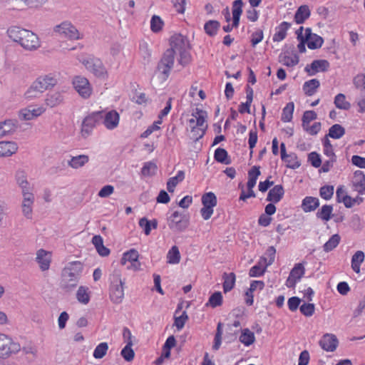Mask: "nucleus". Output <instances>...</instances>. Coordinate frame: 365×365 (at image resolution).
<instances>
[{
	"mask_svg": "<svg viewBox=\"0 0 365 365\" xmlns=\"http://www.w3.org/2000/svg\"><path fill=\"white\" fill-rule=\"evenodd\" d=\"M139 257V254L137 250L135 249H131L129 251L125 252L120 259V264L122 265H125L127 262H130L131 266L134 267L135 269H138L137 264L140 265V263L138 261Z\"/></svg>",
	"mask_w": 365,
	"mask_h": 365,
	"instance_id": "24",
	"label": "nucleus"
},
{
	"mask_svg": "<svg viewBox=\"0 0 365 365\" xmlns=\"http://www.w3.org/2000/svg\"><path fill=\"white\" fill-rule=\"evenodd\" d=\"M280 153L282 160L287 163L286 166L291 169H297L301 165V163L298 160L296 153H291L287 154L286 152V146L284 143L280 144Z\"/></svg>",
	"mask_w": 365,
	"mask_h": 365,
	"instance_id": "14",
	"label": "nucleus"
},
{
	"mask_svg": "<svg viewBox=\"0 0 365 365\" xmlns=\"http://www.w3.org/2000/svg\"><path fill=\"white\" fill-rule=\"evenodd\" d=\"M102 114L103 110L94 111L83 119L81 126V134L83 138L88 136L96 125L103 123Z\"/></svg>",
	"mask_w": 365,
	"mask_h": 365,
	"instance_id": "6",
	"label": "nucleus"
},
{
	"mask_svg": "<svg viewBox=\"0 0 365 365\" xmlns=\"http://www.w3.org/2000/svg\"><path fill=\"white\" fill-rule=\"evenodd\" d=\"M21 346L8 335L0 333V359H6L11 355L17 354Z\"/></svg>",
	"mask_w": 365,
	"mask_h": 365,
	"instance_id": "5",
	"label": "nucleus"
},
{
	"mask_svg": "<svg viewBox=\"0 0 365 365\" xmlns=\"http://www.w3.org/2000/svg\"><path fill=\"white\" fill-rule=\"evenodd\" d=\"M168 262L170 264H178L180 260V254L177 246H173L167 255Z\"/></svg>",
	"mask_w": 365,
	"mask_h": 365,
	"instance_id": "48",
	"label": "nucleus"
},
{
	"mask_svg": "<svg viewBox=\"0 0 365 365\" xmlns=\"http://www.w3.org/2000/svg\"><path fill=\"white\" fill-rule=\"evenodd\" d=\"M299 309L305 317H311L314 313L315 306L312 303H304L299 307Z\"/></svg>",
	"mask_w": 365,
	"mask_h": 365,
	"instance_id": "60",
	"label": "nucleus"
},
{
	"mask_svg": "<svg viewBox=\"0 0 365 365\" xmlns=\"http://www.w3.org/2000/svg\"><path fill=\"white\" fill-rule=\"evenodd\" d=\"M54 31L71 40L81 38L78 29L69 21H63L54 27Z\"/></svg>",
	"mask_w": 365,
	"mask_h": 365,
	"instance_id": "9",
	"label": "nucleus"
},
{
	"mask_svg": "<svg viewBox=\"0 0 365 365\" xmlns=\"http://www.w3.org/2000/svg\"><path fill=\"white\" fill-rule=\"evenodd\" d=\"M294 104L293 102L288 103L282 110L281 120L284 123L290 122L292 119Z\"/></svg>",
	"mask_w": 365,
	"mask_h": 365,
	"instance_id": "45",
	"label": "nucleus"
},
{
	"mask_svg": "<svg viewBox=\"0 0 365 365\" xmlns=\"http://www.w3.org/2000/svg\"><path fill=\"white\" fill-rule=\"evenodd\" d=\"M267 261V257L262 256L259 258L257 264L251 267L249 271V275L251 277H257L262 276L266 272L267 267L264 262Z\"/></svg>",
	"mask_w": 365,
	"mask_h": 365,
	"instance_id": "28",
	"label": "nucleus"
},
{
	"mask_svg": "<svg viewBox=\"0 0 365 365\" xmlns=\"http://www.w3.org/2000/svg\"><path fill=\"white\" fill-rule=\"evenodd\" d=\"M192 115L196 118L195 126H197V128L202 126L204 123L205 122V118L207 116L206 111L199 108H196L195 113H193Z\"/></svg>",
	"mask_w": 365,
	"mask_h": 365,
	"instance_id": "59",
	"label": "nucleus"
},
{
	"mask_svg": "<svg viewBox=\"0 0 365 365\" xmlns=\"http://www.w3.org/2000/svg\"><path fill=\"white\" fill-rule=\"evenodd\" d=\"M36 261L41 271H46L49 269L51 265V253L43 249H40L36 252Z\"/></svg>",
	"mask_w": 365,
	"mask_h": 365,
	"instance_id": "17",
	"label": "nucleus"
},
{
	"mask_svg": "<svg viewBox=\"0 0 365 365\" xmlns=\"http://www.w3.org/2000/svg\"><path fill=\"white\" fill-rule=\"evenodd\" d=\"M170 48L168 49H173L174 55H175L177 52L179 53L181 51L191 49L188 38L181 34H175L170 37Z\"/></svg>",
	"mask_w": 365,
	"mask_h": 365,
	"instance_id": "10",
	"label": "nucleus"
},
{
	"mask_svg": "<svg viewBox=\"0 0 365 365\" xmlns=\"http://www.w3.org/2000/svg\"><path fill=\"white\" fill-rule=\"evenodd\" d=\"M43 91H40L38 86L33 82L28 90L25 92L24 96L26 99H33L38 97Z\"/></svg>",
	"mask_w": 365,
	"mask_h": 365,
	"instance_id": "56",
	"label": "nucleus"
},
{
	"mask_svg": "<svg viewBox=\"0 0 365 365\" xmlns=\"http://www.w3.org/2000/svg\"><path fill=\"white\" fill-rule=\"evenodd\" d=\"M190 49H186L179 52L178 63L183 67L190 63L192 61V56L190 53Z\"/></svg>",
	"mask_w": 365,
	"mask_h": 365,
	"instance_id": "54",
	"label": "nucleus"
},
{
	"mask_svg": "<svg viewBox=\"0 0 365 365\" xmlns=\"http://www.w3.org/2000/svg\"><path fill=\"white\" fill-rule=\"evenodd\" d=\"M311 11L309 6L304 4L299 6L295 12L294 20L297 24L304 23L309 18Z\"/></svg>",
	"mask_w": 365,
	"mask_h": 365,
	"instance_id": "25",
	"label": "nucleus"
},
{
	"mask_svg": "<svg viewBox=\"0 0 365 365\" xmlns=\"http://www.w3.org/2000/svg\"><path fill=\"white\" fill-rule=\"evenodd\" d=\"M22 212L27 219L32 217V206L34 202V195L32 192L23 193Z\"/></svg>",
	"mask_w": 365,
	"mask_h": 365,
	"instance_id": "19",
	"label": "nucleus"
},
{
	"mask_svg": "<svg viewBox=\"0 0 365 365\" xmlns=\"http://www.w3.org/2000/svg\"><path fill=\"white\" fill-rule=\"evenodd\" d=\"M222 302L223 299L222 293L220 292H215L210 297L209 300L205 305L206 307L216 308L221 306Z\"/></svg>",
	"mask_w": 365,
	"mask_h": 365,
	"instance_id": "44",
	"label": "nucleus"
},
{
	"mask_svg": "<svg viewBox=\"0 0 365 365\" xmlns=\"http://www.w3.org/2000/svg\"><path fill=\"white\" fill-rule=\"evenodd\" d=\"M308 161L316 168H319L322 165L320 155L317 152H312L308 155Z\"/></svg>",
	"mask_w": 365,
	"mask_h": 365,
	"instance_id": "63",
	"label": "nucleus"
},
{
	"mask_svg": "<svg viewBox=\"0 0 365 365\" xmlns=\"http://www.w3.org/2000/svg\"><path fill=\"white\" fill-rule=\"evenodd\" d=\"M353 83L356 88L365 91V73L357 74L353 79Z\"/></svg>",
	"mask_w": 365,
	"mask_h": 365,
	"instance_id": "64",
	"label": "nucleus"
},
{
	"mask_svg": "<svg viewBox=\"0 0 365 365\" xmlns=\"http://www.w3.org/2000/svg\"><path fill=\"white\" fill-rule=\"evenodd\" d=\"M187 319L188 316L187 312L184 311L180 316L175 317L174 325L176 327L178 330H180L184 327Z\"/></svg>",
	"mask_w": 365,
	"mask_h": 365,
	"instance_id": "61",
	"label": "nucleus"
},
{
	"mask_svg": "<svg viewBox=\"0 0 365 365\" xmlns=\"http://www.w3.org/2000/svg\"><path fill=\"white\" fill-rule=\"evenodd\" d=\"M63 101V96L60 92H54L53 93H48L45 99L46 106L53 108L60 105Z\"/></svg>",
	"mask_w": 365,
	"mask_h": 365,
	"instance_id": "31",
	"label": "nucleus"
},
{
	"mask_svg": "<svg viewBox=\"0 0 365 365\" xmlns=\"http://www.w3.org/2000/svg\"><path fill=\"white\" fill-rule=\"evenodd\" d=\"M222 279L224 280L222 283L223 291L225 293H227L234 288L235 285L236 275L234 272H225L222 275Z\"/></svg>",
	"mask_w": 365,
	"mask_h": 365,
	"instance_id": "30",
	"label": "nucleus"
},
{
	"mask_svg": "<svg viewBox=\"0 0 365 365\" xmlns=\"http://www.w3.org/2000/svg\"><path fill=\"white\" fill-rule=\"evenodd\" d=\"M108 346L106 342L99 344L93 351V357L95 359H102L107 353Z\"/></svg>",
	"mask_w": 365,
	"mask_h": 365,
	"instance_id": "57",
	"label": "nucleus"
},
{
	"mask_svg": "<svg viewBox=\"0 0 365 365\" xmlns=\"http://www.w3.org/2000/svg\"><path fill=\"white\" fill-rule=\"evenodd\" d=\"M175 62V55L173 49H167L163 54L160 60L158 63L157 70L163 76L164 79H167L173 68Z\"/></svg>",
	"mask_w": 365,
	"mask_h": 365,
	"instance_id": "7",
	"label": "nucleus"
},
{
	"mask_svg": "<svg viewBox=\"0 0 365 365\" xmlns=\"http://www.w3.org/2000/svg\"><path fill=\"white\" fill-rule=\"evenodd\" d=\"M259 169V166L254 165L248 171V181L247 183V187H254L255 186L257 180L261 174Z\"/></svg>",
	"mask_w": 365,
	"mask_h": 365,
	"instance_id": "39",
	"label": "nucleus"
},
{
	"mask_svg": "<svg viewBox=\"0 0 365 365\" xmlns=\"http://www.w3.org/2000/svg\"><path fill=\"white\" fill-rule=\"evenodd\" d=\"M341 237L339 235H333L329 240L324 245L323 249L326 252H329L336 248L340 242Z\"/></svg>",
	"mask_w": 365,
	"mask_h": 365,
	"instance_id": "47",
	"label": "nucleus"
},
{
	"mask_svg": "<svg viewBox=\"0 0 365 365\" xmlns=\"http://www.w3.org/2000/svg\"><path fill=\"white\" fill-rule=\"evenodd\" d=\"M338 339L334 334H326L319 341V345L327 351H334L338 346Z\"/></svg>",
	"mask_w": 365,
	"mask_h": 365,
	"instance_id": "18",
	"label": "nucleus"
},
{
	"mask_svg": "<svg viewBox=\"0 0 365 365\" xmlns=\"http://www.w3.org/2000/svg\"><path fill=\"white\" fill-rule=\"evenodd\" d=\"M82 63L96 77L105 78L107 76L106 68L100 58L88 56L82 60Z\"/></svg>",
	"mask_w": 365,
	"mask_h": 365,
	"instance_id": "8",
	"label": "nucleus"
},
{
	"mask_svg": "<svg viewBox=\"0 0 365 365\" xmlns=\"http://www.w3.org/2000/svg\"><path fill=\"white\" fill-rule=\"evenodd\" d=\"M83 268V264L79 261L69 262L61 272V289L66 292L73 291L78 284Z\"/></svg>",
	"mask_w": 365,
	"mask_h": 365,
	"instance_id": "2",
	"label": "nucleus"
},
{
	"mask_svg": "<svg viewBox=\"0 0 365 365\" xmlns=\"http://www.w3.org/2000/svg\"><path fill=\"white\" fill-rule=\"evenodd\" d=\"M279 58L280 62L288 67H293L298 64L299 61V56L297 53H294L292 57L287 55H280Z\"/></svg>",
	"mask_w": 365,
	"mask_h": 365,
	"instance_id": "50",
	"label": "nucleus"
},
{
	"mask_svg": "<svg viewBox=\"0 0 365 365\" xmlns=\"http://www.w3.org/2000/svg\"><path fill=\"white\" fill-rule=\"evenodd\" d=\"M109 296L114 304H120L124 298L125 280L121 278L120 271L115 269L110 276Z\"/></svg>",
	"mask_w": 365,
	"mask_h": 365,
	"instance_id": "3",
	"label": "nucleus"
},
{
	"mask_svg": "<svg viewBox=\"0 0 365 365\" xmlns=\"http://www.w3.org/2000/svg\"><path fill=\"white\" fill-rule=\"evenodd\" d=\"M164 23L161 18L157 15H153L150 20V29L154 33H158L162 30Z\"/></svg>",
	"mask_w": 365,
	"mask_h": 365,
	"instance_id": "53",
	"label": "nucleus"
},
{
	"mask_svg": "<svg viewBox=\"0 0 365 365\" xmlns=\"http://www.w3.org/2000/svg\"><path fill=\"white\" fill-rule=\"evenodd\" d=\"M18 145L14 141H0V157H9L18 150Z\"/></svg>",
	"mask_w": 365,
	"mask_h": 365,
	"instance_id": "22",
	"label": "nucleus"
},
{
	"mask_svg": "<svg viewBox=\"0 0 365 365\" xmlns=\"http://www.w3.org/2000/svg\"><path fill=\"white\" fill-rule=\"evenodd\" d=\"M2 124L8 135L14 133L18 128V121L16 120H5L2 122Z\"/></svg>",
	"mask_w": 365,
	"mask_h": 365,
	"instance_id": "58",
	"label": "nucleus"
},
{
	"mask_svg": "<svg viewBox=\"0 0 365 365\" xmlns=\"http://www.w3.org/2000/svg\"><path fill=\"white\" fill-rule=\"evenodd\" d=\"M202 203L203 206L207 205L209 207H215L217 203V197L215 193L209 192L205 193L202 196Z\"/></svg>",
	"mask_w": 365,
	"mask_h": 365,
	"instance_id": "51",
	"label": "nucleus"
},
{
	"mask_svg": "<svg viewBox=\"0 0 365 365\" xmlns=\"http://www.w3.org/2000/svg\"><path fill=\"white\" fill-rule=\"evenodd\" d=\"M344 134L345 128L340 124H334L329 128V133L327 135L333 139H339Z\"/></svg>",
	"mask_w": 365,
	"mask_h": 365,
	"instance_id": "41",
	"label": "nucleus"
},
{
	"mask_svg": "<svg viewBox=\"0 0 365 365\" xmlns=\"http://www.w3.org/2000/svg\"><path fill=\"white\" fill-rule=\"evenodd\" d=\"M9 37L19 43L27 51H35L41 46L38 36L30 30L19 26H10L7 30Z\"/></svg>",
	"mask_w": 365,
	"mask_h": 365,
	"instance_id": "1",
	"label": "nucleus"
},
{
	"mask_svg": "<svg viewBox=\"0 0 365 365\" xmlns=\"http://www.w3.org/2000/svg\"><path fill=\"white\" fill-rule=\"evenodd\" d=\"M34 83L43 93L53 88L58 83L56 76L53 73L42 75L38 77Z\"/></svg>",
	"mask_w": 365,
	"mask_h": 365,
	"instance_id": "13",
	"label": "nucleus"
},
{
	"mask_svg": "<svg viewBox=\"0 0 365 365\" xmlns=\"http://www.w3.org/2000/svg\"><path fill=\"white\" fill-rule=\"evenodd\" d=\"M319 86V81L317 78H313L304 83L303 91L307 96H311L315 93Z\"/></svg>",
	"mask_w": 365,
	"mask_h": 365,
	"instance_id": "33",
	"label": "nucleus"
},
{
	"mask_svg": "<svg viewBox=\"0 0 365 365\" xmlns=\"http://www.w3.org/2000/svg\"><path fill=\"white\" fill-rule=\"evenodd\" d=\"M291 23L282 21L278 26L276 27V32L273 36L272 40L274 42H279L284 40L287 36V30L291 27Z\"/></svg>",
	"mask_w": 365,
	"mask_h": 365,
	"instance_id": "27",
	"label": "nucleus"
},
{
	"mask_svg": "<svg viewBox=\"0 0 365 365\" xmlns=\"http://www.w3.org/2000/svg\"><path fill=\"white\" fill-rule=\"evenodd\" d=\"M76 91L83 98H88L92 93V88L88 80L83 76H76L73 80Z\"/></svg>",
	"mask_w": 365,
	"mask_h": 365,
	"instance_id": "11",
	"label": "nucleus"
},
{
	"mask_svg": "<svg viewBox=\"0 0 365 365\" xmlns=\"http://www.w3.org/2000/svg\"><path fill=\"white\" fill-rule=\"evenodd\" d=\"M305 262L295 264L291 269L289 275L286 281V286L288 288H294L296 284L299 281L305 273L304 264Z\"/></svg>",
	"mask_w": 365,
	"mask_h": 365,
	"instance_id": "12",
	"label": "nucleus"
},
{
	"mask_svg": "<svg viewBox=\"0 0 365 365\" xmlns=\"http://www.w3.org/2000/svg\"><path fill=\"white\" fill-rule=\"evenodd\" d=\"M255 334L249 329H245L242 331V334L240 336V341L241 343L248 346L252 344L255 342Z\"/></svg>",
	"mask_w": 365,
	"mask_h": 365,
	"instance_id": "42",
	"label": "nucleus"
},
{
	"mask_svg": "<svg viewBox=\"0 0 365 365\" xmlns=\"http://www.w3.org/2000/svg\"><path fill=\"white\" fill-rule=\"evenodd\" d=\"M264 37L263 31L262 29H257L253 32L251 35V45L252 47H255L259 43H260Z\"/></svg>",
	"mask_w": 365,
	"mask_h": 365,
	"instance_id": "62",
	"label": "nucleus"
},
{
	"mask_svg": "<svg viewBox=\"0 0 365 365\" xmlns=\"http://www.w3.org/2000/svg\"><path fill=\"white\" fill-rule=\"evenodd\" d=\"M284 192L282 185H276L269 190L266 200L277 203L283 198Z\"/></svg>",
	"mask_w": 365,
	"mask_h": 365,
	"instance_id": "21",
	"label": "nucleus"
},
{
	"mask_svg": "<svg viewBox=\"0 0 365 365\" xmlns=\"http://www.w3.org/2000/svg\"><path fill=\"white\" fill-rule=\"evenodd\" d=\"M365 255L364 252L357 251L351 257V268L356 273L360 272V265L364 262Z\"/></svg>",
	"mask_w": 365,
	"mask_h": 365,
	"instance_id": "36",
	"label": "nucleus"
},
{
	"mask_svg": "<svg viewBox=\"0 0 365 365\" xmlns=\"http://www.w3.org/2000/svg\"><path fill=\"white\" fill-rule=\"evenodd\" d=\"M352 185L359 195L365 194V175L363 171L356 170L354 173Z\"/></svg>",
	"mask_w": 365,
	"mask_h": 365,
	"instance_id": "20",
	"label": "nucleus"
},
{
	"mask_svg": "<svg viewBox=\"0 0 365 365\" xmlns=\"http://www.w3.org/2000/svg\"><path fill=\"white\" fill-rule=\"evenodd\" d=\"M157 170L158 167L155 163L152 161L146 162L141 169V174L143 176H153L156 174Z\"/></svg>",
	"mask_w": 365,
	"mask_h": 365,
	"instance_id": "46",
	"label": "nucleus"
},
{
	"mask_svg": "<svg viewBox=\"0 0 365 365\" xmlns=\"http://www.w3.org/2000/svg\"><path fill=\"white\" fill-rule=\"evenodd\" d=\"M167 224L172 232H183L190 225V215L189 214L175 211L167 217Z\"/></svg>",
	"mask_w": 365,
	"mask_h": 365,
	"instance_id": "4",
	"label": "nucleus"
},
{
	"mask_svg": "<svg viewBox=\"0 0 365 365\" xmlns=\"http://www.w3.org/2000/svg\"><path fill=\"white\" fill-rule=\"evenodd\" d=\"M334 187L333 185H326L320 187L319 195L322 198L329 200L334 195Z\"/></svg>",
	"mask_w": 365,
	"mask_h": 365,
	"instance_id": "55",
	"label": "nucleus"
},
{
	"mask_svg": "<svg viewBox=\"0 0 365 365\" xmlns=\"http://www.w3.org/2000/svg\"><path fill=\"white\" fill-rule=\"evenodd\" d=\"M15 179L16 183L21 188L22 194L25 192H30L32 190V187L30 183L27 180V175L24 170H19L16 172Z\"/></svg>",
	"mask_w": 365,
	"mask_h": 365,
	"instance_id": "23",
	"label": "nucleus"
},
{
	"mask_svg": "<svg viewBox=\"0 0 365 365\" xmlns=\"http://www.w3.org/2000/svg\"><path fill=\"white\" fill-rule=\"evenodd\" d=\"M89 161V157L87 155H79L73 156L68 161V164L74 169H78L85 165Z\"/></svg>",
	"mask_w": 365,
	"mask_h": 365,
	"instance_id": "32",
	"label": "nucleus"
},
{
	"mask_svg": "<svg viewBox=\"0 0 365 365\" xmlns=\"http://www.w3.org/2000/svg\"><path fill=\"white\" fill-rule=\"evenodd\" d=\"M214 158L217 162L222 164L229 165L231 163V160L228 155V153L224 148H217L215 151Z\"/></svg>",
	"mask_w": 365,
	"mask_h": 365,
	"instance_id": "35",
	"label": "nucleus"
},
{
	"mask_svg": "<svg viewBox=\"0 0 365 365\" xmlns=\"http://www.w3.org/2000/svg\"><path fill=\"white\" fill-rule=\"evenodd\" d=\"M103 124L108 130L115 128L119 123L120 115L115 110H111L108 112L103 110Z\"/></svg>",
	"mask_w": 365,
	"mask_h": 365,
	"instance_id": "15",
	"label": "nucleus"
},
{
	"mask_svg": "<svg viewBox=\"0 0 365 365\" xmlns=\"http://www.w3.org/2000/svg\"><path fill=\"white\" fill-rule=\"evenodd\" d=\"M319 206V200L317 197L307 196L302 203V208L305 212H309L315 210Z\"/></svg>",
	"mask_w": 365,
	"mask_h": 365,
	"instance_id": "29",
	"label": "nucleus"
},
{
	"mask_svg": "<svg viewBox=\"0 0 365 365\" xmlns=\"http://www.w3.org/2000/svg\"><path fill=\"white\" fill-rule=\"evenodd\" d=\"M323 38L317 34H314L312 38L307 41V46L309 49L315 50L321 48L323 45Z\"/></svg>",
	"mask_w": 365,
	"mask_h": 365,
	"instance_id": "52",
	"label": "nucleus"
},
{
	"mask_svg": "<svg viewBox=\"0 0 365 365\" xmlns=\"http://www.w3.org/2000/svg\"><path fill=\"white\" fill-rule=\"evenodd\" d=\"M184 178L185 173L182 170L178 171L176 176L169 178L167 182V190L168 192H173L178 183L182 181Z\"/></svg>",
	"mask_w": 365,
	"mask_h": 365,
	"instance_id": "40",
	"label": "nucleus"
},
{
	"mask_svg": "<svg viewBox=\"0 0 365 365\" xmlns=\"http://www.w3.org/2000/svg\"><path fill=\"white\" fill-rule=\"evenodd\" d=\"M77 300L83 304H87L90 302V292L87 287L80 286L76 292Z\"/></svg>",
	"mask_w": 365,
	"mask_h": 365,
	"instance_id": "38",
	"label": "nucleus"
},
{
	"mask_svg": "<svg viewBox=\"0 0 365 365\" xmlns=\"http://www.w3.org/2000/svg\"><path fill=\"white\" fill-rule=\"evenodd\" d=\"M133 341H128L125 346L121 350L120 354L126 361H131L135 356L134 351L132 349Z\"/></svg>",
	"mask_w": 365,
	"mask_h": 365,
	"instance_id": "49",
	"label": "nucleus"
},
{
	"mask_svg": "<svg viewBox=\"0 0 365 365\" xmlns=\"http://www.w3.org/2000/svg\"><path fill=\"white\" fill-rule=\"evenodd\" d=\"M220 27V23L217 20H209L204 25L205 32L210 36H214L217 34Z\"/></svg>",
	"mask_w": 365,
	"mask_h": 365,
	"instance_id": "37",
	"label": "nucleus"
},
{
	"mask_svg": "<svg viewBox=\"0 0 365 365\" xmlns=\"http://www.w3.org/2000/svg\"><path fill=\"white\" fill-rule=\"evenodd\" d=\"M333 206L331 205H324L316 213L317 218L325 222L329 221L332 217Z\"/></svg>",
	"mask_w": 365,
	"mask_h": 365,
	"instance_id": "34",
	"label": "nucleus"
},
{
	"mask_svg": "<svg viewBox=\"0 0 365 365\" xmlns=\"http://www.w3.org/2000/svg\"><path fill=\"white\" fill-rule=\"evenodd\" d=\"M242 0H235L232 3V24L234 28H237L240 24V16L242 13Z\"/></svg>",
	"mask_w": 365,
	"mask_h": 365,
	"instance_id": "26",
	"label": "nucleus"
},
{
	"mask_svg": "<svg viewBox=\"0 0 365 365\" xmlns=\"http://www.w3.org/2000/svg\"><path fill=\"white\" fill-rule=\"evenodd\" d=\"M334 103L339 109L348 110L351 108L350 103L346 101V96L343 93H339L335 96Z\"/></svg>",
	"mask_w": 365,
	"mask_h": 365,
	"instance_id": "43",
	"label": "nucleus"
},
{
	"mask_svg": "<svg viewBox=\"0 0 365 365\" xmlns=\"http://www.w3.org/2000/svg\"><path fill=\"white\" fill-rule=\"evenodd\" d=\"M329 66L330 64L327 60H314L312 62L311 64L306 66L304 71L308 73L309 76H314L319 71H327Z\"/></svg>",
	"mask_w": 365,
	"mask_h": 365,
	"instance_id": "16",
	"label": "nucleus"
}]
</instances>
